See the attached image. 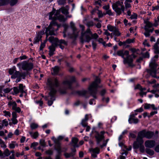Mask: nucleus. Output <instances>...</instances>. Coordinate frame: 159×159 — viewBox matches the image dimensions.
Here are the masks:
<instances>
[{"instance_id": "f257e3e1", "label": "nucleus", "mask_w": 159, "mask_h": 159, "mask_svg": "<svg viewBox=\"0 0 159 159\" xmlns=\"http://www.w3.org/2000/svg\"><path fill=\"white\" fill-rule=\"evenodd\" d=\"M69 8L68 6L62 7L59 10H56L53 9L52 11L49 13V19H52V20L50 22L48 26L46 28L45 34L46 38L49 35H55V32L58 30L59 25L57 24L55 20H58L60 21L64 22L66 20L64 16L60 14V12L65 15L68 14Z\"/></svg>"}, {"instance_id": "f03ea898", "label": "nucleus", "mask_w": 159, "mask_h": 159, "mask_svg": "<svg viewBox=\"0 0 159 159\" xmlns=\"http://www.w3.org/2000/svg\"><path fill=\"white\" fill-rule=\"evenodd\" d=\"M47 84L50 87L51 89L49 95L48 97H45V98L48 100V104L50 106L52 104L53 101L55 100V95L56 92V90L53 87L54 86L57 87L59 85V82L56 79H55L53 81L51 79H49L48 80Z\"/></svg>"}, {"instance_id": "7ed1b4c3", "label": "nucleus", "mask_w": 159, "mask_h": 159, "mask_svg": "<svg viewBox=\"0 0 159 159\" xmlns=\"http://www.w3.org/2000/svg\"><path fill=\"white\" fill-rule=\"evenodd\" d=\"M158 57V56L156 55L152 58L149 64L150 69L148 72L152 77L157 78H159V72L157 71L156 70L157 65L155 62Z\"/></svg>"}, {"instance_id": "20e7f679", "label": "nucleus", "mask_w": 159, "mask_h": 159, "mask_svg": "<svg viewBox=\"0 0 159 159\" xmlns=\"http://www.w3.org/2000/svg\"><path fill=\"white\" fill-rule=\"evenodd\" d=\"M91 36L93 39H96L98 37L96 33L92 34L90 30L88 29L84 34H82L81 38V41L83 43L84 42H89L91 39Z\"/></svg>"}, {"instance_id": "39448f33", "label": "nucleus", "mask_w": 159, "mask_h": 159, "mask_svg": "<svg viewBox=\"0 0 159 159\" xmlns=\"http://www.w3.org/2000/svg\"><path fill=\"white\" fill-rule=\"evenodd\" d=\"M124 0H120L112 4V8L118 15H120L124 12L125 7L123 5Z\"/></svg>"}, {"instance_id": "423d86ee", "label": "nucleus", "mask_w": 159, "mask_h": 159, "mask_svg": "<svg viewBox=\"0 0 159 159\" xmlns=\"http://www.w3.org/2000/svg\"><path fill=\"white\" fill-rule=\"evenodd\" d=\"M100 82V79L97 77L89 88L90 92L94 98H96V94L97 92V88L98 87V84Z\"/></svg>"}, {"instance_id": "0eeeda50", "label": "nucleus", "mask_w": 159, "mask_h": 159, "mask_svg": "<svg viewBox=\"0 0 159 159\" xmlns=\"http://www.w3.org/2000/svg\"><path fill=\"white\" fill-rule=\"evenodd\" d=\"M17 66L20 70L28 71L32 70L33 68V64L27 61H24L17 64Z\"/></svg>"}, {"instance_id": "6e6552de", "label": "nucleus", "mask_w": 159, "mask_h": 159, "mask_svg": "<svg viewBox=\"0 0 159 159\" xmlns=\"http://www.w3.org/2000/svg\"><path fill=\"white\" fill-rule=\"evenodd\" d=\"M16 68L15 66H13L9 69V74L12 75L11 76V78L15 79L17 77L19 78L21 77V75L19 71H16Z\"/></svg>"}, {"instance_id": "1a4fd4ad", "label": "nucleus", "mask_w": 159, "mask_h": 159, "mask_svg": "<svg viewBox=\"0 0 159 159\" xmlns=\"http://www.w3.org/2000/svg\"><path fill=\"white\" fill-rule=\"evenodd\" d=\"M48 40L51 43L55 42L57 45L61 44L66 46L67 45V42L64 40L61 39L59 40L57 38H54L52 36L49 37L48 38Z\"/></svg>"}, {"instance_id": "9d476101", "label": "nucleus", "mask_w": 159, "mask_h": 159, "mask_svg": "<svg viewBox=\"0 0 159 159\" xmlns=\"http://www.w3.org/2000/svg\"><path fill=\"white\" fill-rule=\"evenodd\" d=\"M143 142L142 143L139 141H135L133 144V147L135 149L139 148L140 151L142 153L144 152L145 148L143 145Z\"/></svg>"}, {"instance_id": "9b49d317", "label": "nucleus", "mask_w": 159, "mask_h": 159, "mask_svg": "<svg viewBox=\"0 0 159 159\" xmlns=\"http://www.w3.org/2000/svg\"><path fill=\"white\" fill-rule=\"evenodd\" d=\"M107 29L109 31L112 32V33L111 34V35L113 34L116 36H119L120 34L118 29L115 27L108 25L107 26ZM111 37H112V36H111Z\"/></svg>"}, {"instance_id": "f8f14e48", "label": "nucleus", "mask_w": 159, "mask_h": 159, "mask_svg": "<svg viewBox=\"0 0 159 159\" xmlns=\"http://www.w3.org/2000/svg\"><path fill=\"white\" fill-rule=\"evenodd\" d=\"M36 36L34 39V43L35 44L41 40L42 36L45 34L44 30L36 32Z\"/></svg>"}, {"instance_id": "ddd939ff", "label": "nucleus", "mask_w": 159, "mask_h": 159, "mask_svg": "<svg viewBox=\"0 0 159 159\" xmlns=\"http://www.w3.org/2000/svg\"><path fill=\"white\" fill-rule=\"evenodd\" d=\"M18 1V0H0V6L6 5L9 2L10 5L12 6L16 5Z\"/></svg>"}, {"instance_id": "4468645a", "label": "nucleus", "mask_w": 159, "mask_h": 159, "mask_svg": "<svg viewBox=\"0 0 159 159\" xmlns=\"http://www.w3.org/2000/svg\"><path fill=\"white\" fill-rule=\"evenodd\" d=\"M124 148L122 150V152L121 153V155L120 156V159H125L126 156H127L128 152L127 151L131 150L132 147L129 146L128 148H127L126 146H124Z\"/></svg>"}, {"instance_id": "2eb2a0df", "label": "nucleus", "mask_w": 159, "mask_h": 159, "mask_svg": "<svg viewBox=\"0 0 159 159\" xmlns=\"http://www.w3.org/2000/svg\"><path fill=\"white\" fill-rule=\"evenodd\" d=\"M75 81V77H72L71 78L70 81L67 80L64 81L63 83V85L64 87L66 89H70L72 83Z\"/></svg>"}, {"instance_id": "dca6fc26", "label": "nucleus", "mask_w": 159, "mask_h": 159, "mask_svg": "<svg viewBox=\"0 0 159 159\" xmlns=\"http://www.w3.org/2000/svg\"><path fill=\"white\" fill-rule=\"evenodd\" d=\"M8 105L12 107V110L15 111L17 112H20L21 111L20 108L17 107V104L15 101H10L8 102Z\"/></svg>"}, {"instance_id": "f3484780", "label": "nucleus", "mask_w": 159, "mask_h": 159, "mask_svg": "<svg viewBox=\"0 0 159 159\" xmlns=\"http://www.w3.org/2000/svg\"><path fill=\"white\" fill-rule=\"evenodd\" d=\"M25 86H23L22 84H20L19 86V89L16 87H13V91H14V94H17L19 92H20L22 93H25Z\"/></svg>"}, {"instance_id": "a211bd4d", "label": "nucleus", "mask_w": 159, "mask_h": 159, "mask_svg": "<svg viewBox=\"0 0 159 159\" xmlns=\"http://www.w3.org/2000/svg\"><path fill=\"white\" fill-rule=\"evenodd\" d=\"M146 137V130H143L139 133L136 141H139L142 143L143 142V138Z\"/></svg>"}, {"instance_id": "6ab92c4d", "label": "nucleus", "mask_w": 159, "mask_h": 159, "mask_svg": "<svg viewBox=\"0 0 159 159\" xmlns=\"http://www.w3.org/2000/svg\"><path fill=\"white\" fill-rule=\"evenodd\" d=\"M70 26L73 30V33L72 37L73 38H76L79 34V30H77L75 26V25L73 22L70 23Z\"/></svg>"}, {"instance_id": "aec40b11", "label": "nucleus", "mask_w": 159, "mask_h": 159, "mask_svg": "<svg viewBox=\"0 0 159 159\" xmlns=\"http://www.w3.org/2000/svg\"><path fill=\"white\" fill-rule=\"evenodd\" d=\"M12 88H7L3 89V87L0 86V96L1 97L5 96L4 93H8L10 92Z\"/></svg>"}, {"instance_id": "412c9836", "label": "nucleus", "mask_w": 159, "mask_h": 159, "mask_svg": "<svg viewBox=\"0 0 159 159\" xmlns=\"http://www.w3.org/2000/svg\"><path fill=\"white\" fill-rule=\"evenodd\" d=\"M105 133L104 131H102L100 132V134L98 133L96 135L95 138L98 143H99L104 138V134Z\"/></svg>"}, {"instance_id": "4be33fe9", "label": "nucleus", "mask_w": 159, "mask_h": 159, "mask_svg": "<svg viewBox=\"0 0 159 159\" xmlns=\"http://www.w3.org/2000/svg\"><path fill=\"white\" fill-rule=\"evenodd\" d=\"M155 145V142L153 140H148L145 142V145L146 148H151Z\"/></svg>"}, {"instance_id": "5701e85b", "label": "nucleus", "mask_w": 159, "mask_h": 159, "mask_svg": "<svg viewBox=\"0 0 159 159\" xmlns=\"http://www.w3.org/2000/svg\"><path fill=\"white\" fill-rule=\"evenodd\" d=\"M52 43V45L49 47V55L50 56H51L54 54V52L55 51V47L57 46L55 42Z\"/></svg>"}, {"instance_id": "b1692460", "label": "nucleus", "mask_w": 159, "mask_h": 159, "mask_svg": "<svg viewBox=\"0 0 159 159\" xmlns=\"http://www.w3.org/2000/svg\"><path fill=\"white\" fill-rule=\"evenodd\" d=\"M117 54L119 56H121L123 59L125 58V56H128L129 54V52L128 51L121 50L118 51L117 52Z\"/></svg>"}, {"instance_id": "393cba45", "label": "nucleus", "mask_w": 159, "mask_h": 159, "mask_svg": "<svg viewBox=\"0 0 159 159\" xmlns=\"http://www.w3.org/2000/svg\"><path fill=\"white\" fill-rule=\"evenodd\" d=\"M126 56V58L125 57L124 59V62L125 64L127 63L130 65L131 63L133 61V59L131 56L129 55Z\"/></svg>"}, {"instance_id": "a878e982", "label": "nucleus", "mask_w": 159, "mask_h": 159, "mask_svg": "<svg viewBox=\"0 0 159 159\" xmlns=\"http://www.w3.org/2000/svg\"><path fill=\"white\" fill-rule=\"evenodd\" d=\"M145 23L146 24V25L144 27V29L146 31H148L151 29H150L153 26V24L150 22L148 21H145Z\"/></svg>"}, {"instance_id": "bb28decb", "label": "nucleus", "mask_w": 159, "mask_h": 159, "mask_svg": "<svg viewBox=\"0 0 159 159\" xmlns=\"http://www.w3.org/2000/svg\"><path fill=\"white\" fill-rule=\"evenodd\" d=\"M78 141V139L77 138H73L72 139L71 143L72 146L74 147H79V145L77 144Z\"/></svg>"}, {"instance_id": "cd10ccee", "label": "nucleus", "mask_w": 159, "mask_h": 159, "mask_svg": "<svg viewBox=\"0 0 159 159\" xmlns=\"http://www.w3.org/2000/svg\"><path fill=\"white\" fill-rule=\"evenodd\" d=\"M144 108L146 109L152 108L154 110H156L157 108L155 107L154 104H146L144 106Z\"/></svg>"}, {"instance_id": "c85d7f7f", "label": "nucleus", "mask_w": 159, "mask_h": 159, "mask_svg": "<svg viewBox=\"0 0 159 159\" xmlns=\"http://www.w3.org/2000/svg\"><path fill=\"white\" fill-rule=\"evenodd\" d=\"M132 2V0H125L124 2L125 7L126 8H130L131 7V3Z\"/></svg>"}, {"instance_id": "c756f323", "label": "nucleus", "mask_w": 159, "mask_h": 159, "mask_svg": "<svg viewBox=\"0 0 159 159\" xmlns=\"http://www.w3.org/2000/svg\"><path fill=\"white\" fill-rule=\"evenodd\" d=\"M154 133L153 132L146 131V138L150 139L151 138L153 135Z\"/></svg>"}, {"instance_id": "7c9ffc66", "label": "nucleus", "mask_w": 159, "mask_h": 159, "mask_svg": "<svg viewBox=\"0 0 159 159\" xmlns=\"http://www.w3.org/2000/svg\"><path fill=\"white\" fill-rule=\"evenodd\" d=\"M52 75H55L57 74L59 70V68L57 66H55L52 68Z\"/></svg>"}, {"instance_id": "2f4dec72", "label": "nucleus", "mask_w": 159, "mask_h": 159, "mask_svg": "<svg viewBox=\"0 0 159 159\" xmlns=\"http://www.w3.org/2000/svg\"><path fill=\"white\" fill-rule=\"evenodd\" d=\"M129 123H137L139 122V120L137 118H129Z\"/></svg>"}, {"instance_id": "473e14b6", "label": "nucleus", "mask_w": 159, "mask_h": 159, "mask_svg": "<svg viewBox=\"0 0 159 159\" xmlns=\"http://www.w3.org/2000/svg\"><path fill=\"white\" fill-rule=\"evenodd\" d=\"M29 134L30 136L34 139L37 138L39 136V133L37 132L33 133L32 132H30Z\"/></svg>"}, {"instance_id": "72a5a7b5", "label": "nucleus", "mask_w": 159, "mask_h": 159, "mask_svg": "<svg viewBox=\"0 0 159 159\" xmlns=\"http://www.w3.org/2000/svg\"><path fill=\"white\" fill-rule=\"evenodd\" d=\"M89 150L90 152L95 153L97 154H98L100 150L98 148H90Z\"/></svg>"}, {"instance_id": "f704fd0d", "label": "nucleus", "mask_w": 159, "mask_h": 159, "mask_svg": "<svg viewBox=\"0 0 159 159\" xmlns=\"http://www.w3.org/2000/svg\"><path fill=\"white\" fill-rule=\"evenodd\" d=\"M18 144L15 142L12 141L9 144V147L10 148H14L15 146H17Z\"/></svg>"}, {"instance_id": "c9c22d12", "label": "nucleus", "mask_w": 159, "mask_h": 159, "mask_svg": "<svg viewBox=\"0 0 159 159\" xmlns=\"http://www.w3.org/2000/svg\"><path fill=\"white\" fill-rule=\"evenodd\" d=\"M64 155L66 158H68L70 157L73 156L75 155V154L73 152H71L70 153H65Z\"/></svg>"}, {"instance_id": "e433bc0d", "label": "nucleus", "mask_w": 159, "mask_h": 159, "mask_svg": "<svg viewBox=\"0 0 159 159\" xmlns=\"http://www.w3.org/2000/svg\"><path fill=\"white\" fill-rule=\"evenodd\" d=\"M154 52L156 53H159V48L157 43L155 44L154 46Z\"/></svg>"}, {"instance_id": "4c0bfd02", "label": "nucleus", "mask_w": 159, "mask_h": 159, "mask_svg": "<svg viewBox=\"0 0 159 159\" xmlns=\"http://www.w3.org/2000/svg\"><path fill=\"white\" fill-rule=\"evenodd\" d=\"M146 153L151 156H152L154 154V151L150 149H147L146 150Z\"/></svg>"}, {"instance_id": "58836bf2", "label": "nucleus", "mask_w": 159, "mask_h": 159, "mask_svg": "<svg viewBox=\"0 0 159 159\" xmlns=\"http://www.w3.org/2000/svg\"><path fill=\"white\" fill-rule=\"evenodd\" d=\"M30 126L31 129H34L37 128L38 127V124L35 123H32L30 125Z\"/></svg>"}, {"instance_id": "ea45409f", "label": "nucleus", "mask_w": 159, "mask_h": 159, "mask_svg": "<svg viewBox=\"0 0 159 159\" xmlns=\"http://www.w3.org/2000/svg\"><path fill=\"white\" fill-rule=\"evenodd\" d=\"M4 154L6 156H8L11 154L10 152L9 151V150L7 148L6 149L5 151H4Z\"/></svg>"}, {"instance_id": "a19ab883", "label": "nucleus", "mask_w": 159, "mask_h": 159, "mask_svg": "<svg viewBox=\"0 0 159 159\" xmlns=\"http://www.w3.org/2000/svg\"><path fill=\"white\" fill-rule=\"evenodd\" d=\"M86 91L84 90L78 91L77 92V93L80 95H83L86 93Z\"/></svg>"}, {"instance_id": "79ce46f5", "label": "nucleus", "mask_w": 159, "mask_h": 159, "mask_svg": "<svg viewBox=\"0 0 159 159\" xmlns=\"http://www.w3.org/2000/svg\"><path fill=\"white\" fill-rule=\"evenodd\" d=\"M98 41L100 43H102L104 45V46H105L106 43L103 40V39L102 38H100L98 39Z\"/></svg>"}, {"instance_id": "37998d69", "label": "nucleus", "mask_w": 159, "mask_h": 159, "mask_svg": "<svg viewBox=\"0 0 159 159\" xmlns=\"http://www.w3.org/2000/svg\"><path fill=\"white\" fill-rule=\"evenodd\" d=\"M46 42V41H44L43 43H42L40 45V50H42L44 48L45 46V43Z\"/></svg>"}, {"instance_id": "c03bdc74", "label": "nucleus", "mask_w": 159, "mask_h": 159, "mask_svg": "<svg viewBox=\"0 0 159 159\" xmlns=\"http://www.w3.org/2000/svg\"><path fill=\"white\" fill-rule=\"evenodd\" d=\"M153 30H150L148 31H146V32L144 33V34L146 37H148L150 36L149 32H152Z\"/></svg>"}, {"instance_id": "a18cd8bd", "label": "nucleus", "mask_w": 159, "mask_h": 159, "mask_svg": "<svg viewBox=\"0 0 159 159\" xmlns=\"http://www.w3.org/2000/svg\"><path fill=\"white\" fill-rule=\"evenodd\" d=\"M39 143L42 146L44 147L45 146L46 143L45 140L44 139H42L40 140Z\"/></svg>"}, {"instance_id": "49530a36", "label": "nucleus", "mask_w": 159, "mask_h": 159, "mask_svg": "<svg viewBox=\"0 0 159 159\" xmlns=\"http://www.w3.org/2000/svg\"><path fill=\"white\" fill-rule=\"evenodd\" d=\"M4 115L5 116L7 117H10L11 116V113L9 111H3Z\"/></svg>"}, {"instance_id": "de8ad7c7", "label": "nucleus", "mask_w": 159, "mask_h": 159, "mask_svg": "<svg viewBox=\"0 0 159 159\" xmlns=\"http://www.w3.org/2000/svg\"><path fill=\"white\" fill-rule=\"evenodd\" d=\"M86 120L82 119V120L81 124L83 126L85 127L87 126V124L86 123Z\"/></svg>"}, {"instance_id": "09e8293b", "label": "nucleus", "mask_w": 159, "mask_h": 159, "mask_svg": "<svg viewBox=\"0 0 159 159\" xmlns=\"http://www.w3.org/2000/svg\"><path fill=\"white\" fill-rule=\"evenodd\" d=\"M58 2L59 4L62 5L66 3V1L65 0H58Z\"/></svg>"}, {"instance_id": "8fccbe9b", "label": "nucleus", "mask_w": 159, "mask_h": 159, "mask_svg": "<svg viewBox=\"0 0 159 159\" xmlns=\"http://www.w3.org/2000/svg\"><path fill=\"white\" fill-rule=\"evenodd\" d=\"M134 39H128L126 40L125 42L126 43H132L134 42Z\"/></svg>"}, {"instance_id": "3c124183", "label": "nucleus", "mask_w": 159, "mask_h": 159, "mask_svg": "<svg viewBox=\"0 0 159 159\" xmlns=\"http://www.w3.org/2000/svg\"><path fill=\"white\" fill-rule=\"evenodd\" d=\"M38 145V143L37 142H34L32 143L31 146V147L35 148V147L37 146Z\"/></svg>"}, {"instance_id": "603ef678", "label": "nucleus", "mask_w": 159, "mask_h": 159, "mask_svg": "<svg viewBox=\"0 0 159 159\" xmlns=\"http://www.w3.org/2000/svg\"><path fill=\"white\" fill-rule=\"evenodd\" d=\"M147 82L148 84H152L156 83V80H152L151 81L148 80Z\"/></svg>"}, {"instance_id": "864d4df0", "label": "nucleus", "mask_w": 159, "mask_h": 159, "mask_svg": "<svg viewBox=\"0 0 159 159\" xmlns=\"http://www.w3.org/2000/svg\"><path fill=\"white\" fill-rule=\"evenodd\" d=\"M97 14L99 18H101L103 17L102 12L100 11H98Z\"/></svg>"}, {"instance_id": "5fc2aeb1", "label": "nucleus", "mask_w": 159, "mask_h": 159, "mask_svg": "<svg viewBox=\"0 0 159 159\" xmlns=\"http://www.w3.org/2000/svg\"><path fill=\"white\" fill-rule=\"evenodd\" d=\"M106 12L107 14H108L110 16H112L113 15V14L112 13L111 11L109 9L108 10L106 11Z\"/></svg>"}, {"instance_id": "6e6d98bb", "label": "nucleus", "mask_w": 159, "mask_h": 159, "mask_svg": "<svg viewBox=\"0 0 159 159\" xmlns=\"http://www.w3.org/2000/svg\"><path fill=\"white\" fill-rule=\"evenodd\" d=\"M51 139L52 140H53V141L55 143H58L59 141H58V139H57L55 138L54 137H52L51 138Z\"/></svg>"}, {"instance_id": "4d7b16f0", "label": "nucleus", "mask_w": 159, "mask_h": 159, "mask_svg": "<svg viewBox=\"0 0 159 159\" xmlns=\"http://www.w3.org/2000/svg\"><path fill=\"white\" fill-rule=\"evenodd\" d=\"M86 25L88 27L92 26L93 25V23L92 21L88 22L87 23Z\"/></svg>"}, {"instance_id": "13d9d810", "label": "nucleus", "mask_w": 159, "mask_h": 159, "mask_svg": "<svg viewBox=\"0 0 159 159\" xmlns=\"http://www.w3.org/2000/svg\"><path fill=\"white\" fill-rule=\"evenodd\" d=\"M110 8V6L109 5H105L103 6V8L105 10L107 11Z\"/></svg>"}, {"instance_id": "bf43d9fd", "label": "nucleus", "mask_w": 159, "mask_h": 159, "mask_svg": "<svg viewBox=\"0 0 159 159\" xmlns=\"http://www.w3.org/2000/svg\"><path fill=\"white\" fill-rule=\"evenodd\" d=\"M140 92L139 93V94L142 97H143V95H146L147 92H144V91H140Z\"/></svg>"}, {"instance_id": "052dcab7", "label": "nucleus", "mask_w": 159, "mask_h": 159, "mask_svg": "<svg viewBox=\"0 0 159 159\" xmlns=\"http://www.w3.org/2000/svg\"><path fill=\"white\" fill-rule=\"evenodd\" d=\"M119 145L120 146L122 147V149L124 148V146H125L124 145L123 143L121 142L120 141H119Z\"/></svg>"}, {"instance_id": "680f3d73", "label": "nucleus", "mask_w": 159, "mask_h": 159, "mask_svg": "<svg viewBox=\"0 0 159 159\" xmlns=\"http://www.w3.org/2000/svg\"><path fill=\"white\" fill-rule=\"evenodd\" d=\"M12 122L13 124H16L17 123V120L16 119V118H12Z\"/></svg>"}, {"instance_id": "e2e57ef3", "label": "nucleus", "mask_w": 159, "mask_h": 159, "mask_svg": "<svg viewBox=\"0 0 159 159\" xmlns=\"http://www.w3.org/2000/svg\"><path fill=\"white\" fill-rule=\"evenodd\" d=\"M129 137H131L133 138H135L136 137V135L135 134L132 133H130L129 135Z\"/></svg>"}, {"instance_id": "0e129e2a", "label": "nucleus", "mask_w": 159, "mask_h": 159, "mask_svg": "<svg viewBox=\"0 0 159 159\" xmlns=\"http://www.w3.org/2000/svg\"><path fill=\"white\" fill-rule=\"evenodd\" d=\"M26 57L25 55H23L21 56L20 57H19V59L20 60H24L26 59Z\"/></svg>"}, {"instance_id": "69168bd1", "label": "nucleus", "mask_w": 159, "mask_h": 159, "mask_svg": "<svg viewBox=\"0 0 159 159\" xmlns=\"http://www.w3.org/2000/svg\"><path fill=\"white\" fill-rule=\"evenodd\" d=\"M137 17V15L135 13L133 14L131 16V18L132 19H136Z\"/></svg>"}, {"instance_id": "338daca9", "label": "nucleus", "mask_w": 159, "mask_h": 159, "mask_svg": "<svg viewBox=\"0 0 159 159\" xmlns=\"http://www.w3.org/2000/svg\"><path fill=\"white\" fill-rule=\"evenodd\" d=\"M35 102L36 103L39 104L40 106H41L43 104V102L41 100L36 101H35Z\"/></svg>"}, {"instance_id": "774afa93", "label": "nucleus", "mask_w": 159, "mask_h": 159, "mask_svg": "<svg viewBox=\"0 0 159 159\" xmlns=\"http://www.w3.org/2000/svg\"><path fill=\"white\" fill-rule=\"evenodd\" d=\"M143 56L145 57L148 58L149 57V54L148 52H146L144 54Z\"/></svg>"}]
</instances>
